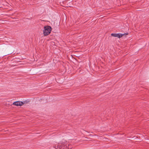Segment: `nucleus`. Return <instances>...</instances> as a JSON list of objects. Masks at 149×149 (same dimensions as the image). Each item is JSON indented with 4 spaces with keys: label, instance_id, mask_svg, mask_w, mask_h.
<instances>
[{
    "label": "nucleus",
    "instance_id": "4",
    "mask_svg": "<svg viewBox=\"0 0 149 149\" xmlns=\"http://www.w3.org/2000/svg\"><path fill=\"white\" fill-rule=\"evenodd\" d=\"M23 104L24 103L23 102L19 101L15 102L13 104V105L17 106H22Z\"/></svg>",
    "mask_w": 149,
    "mask_h": 149
},
{
    "label": "nucleus",
    "instance_id": "1",
    "mask_svg": "<svg viewBox=\"0 0 149 149\" xmlns=\"http://www.w3.org/2000/svg\"><path fill=\"white\" fill-rule=\"evenodd\" d=\"M51 30L52 28L50 26H46L44 27L43 34L45 36H47L50 33Z\"/></svg>",
    "mask_w": 149,
    "mask_h": 149
},
{
    "label": "nucleus",
    "instance_id": "2",
    "mask_svg": "<svg viewBox=\"0 0 149 149\" xmlns=\"http://www.w3.org/2000/svg\"><path fill=\"white\" fill-rule=\"evenodd\" d=\"M128 34V33H124V34H121L120 33H111V36L114 37H117L119 38H121L124 35H127Z\"/></svg>",
    "mask_w": 149,
    "mask_h": 149
},
{
    "label": "nucleus",
    "instance_id": "3",
    "mask_svg": "<svg viewBox=\"0 0 149 149\" xmlns=\"http://www.w3.org/2000/svg\"><path fill=\"white\" fill-rule=\"evenodd\" d=\"M67 147L65 145L63 144H59L57 146H55L56 149H64Z\"/></svg>",
    "mask_w": 149,
    "mask_h": 149
}]
</instances>
